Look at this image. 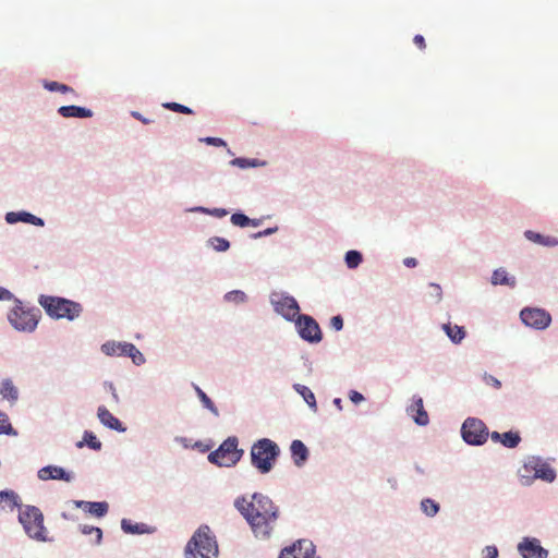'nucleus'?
Instances as JSON below:
<instances>
[{"label": "nucleus", "instance_id": "f257e3e1", "mask_svg": "<svg viewBox=\"0 0 558 558\" xmlns=\"http://www.w3.org/2000/svg\"><path fill=\"white\" fill-rule=\"evenodd\" d=\"M234 506L246 519L256 537L268 538L271 535L279 518V508L269 497L255 493L251 500L245 497L236 498Z\"/></svg>", "mask_w": 558, "mask_h": 558}, {"label": "nucleus", "instance_id": "f03ea898", "mask_svg": "<svg viewBox=\"0 0 558 558\" xmlns=\"http://www.w3.org/2000/svg\"><path fill=\"white\" fill-rule=\"evenodd\" d=\"M218 545L208 526H201L187 542L185 558H216Z\"/></svg>", "mask_w": 558, "mask_h": 558}, {"label": "nucleus", "instance_id": "7ed1b4c3", "mask_svg": "<svg viewBox=\"0 0 558 558\" xmlns=\"http://www.w3.org/2000/svg\"><path fill=\"white\" fill-rule=\"evenodd\" d=\"M38 302L50 317L57 319L66 318L73 320L82 312L80 303L59 296L40 295Z\"/></svg>", "mask_w": 558, "mask_h": 558}, {"label": "nucleus", "instance_id": "20e7f679", "mask_svg": "<svg viewBox=\"0 0 558 558\" xmlns=\"http://www.w3.org/2000/svg\"><path fill=\"white\" fill-rule=\"evenodd\" d=\"M280 449L278 445L268 439L257 440L251 448V461L260 473H268L279 456Z\"/></svg>", "mask_w": 558, "mask_h": 558}, {"label": "nucleus", "instance_id": "39448f33", "mask_svg": "<svg viewBox=\"0 0 558 558\" xmlns=\"http://www.w3.org/2000/svg\"><path fill=\"white\" fill-rule=\"evenodd\" d=\"M19 521L31 538L38 542L47 541L44 515L39 508L35 506L20 507Z\"/></svg>", "mask_w": 558, "mask_h": 558}, {"label": "nucleus", "instance_id": "423d86ee", "mask_svg": "<svg viewBox=\"0 0 558 558\" xmlns=\"http://www.w3.org/2000/svg\"><path fill=\"white\" fill-rule=\"evenodd\" d=\"M243 451L238 449V439L229 437L226 439L217 450L208 456V460L219 466H232L242 457Z\"/></svg>", "mask_w": 558, "mask_h": 558}, {"label": "nucleus", "instance_id": "0eeeda50", "mask_svg": "<svg viewBox=\"0 0 558 558\" xmlns=\"http://www.w3.org/2000/svg\"><path fill=\"white\" fill-rule=\"evenodd\" d=\"M461 434L465 442L475 446L483 445L489 436L484 422L475 417H469L464 421Z\"/></svg>", "mask_w": 558, "mask_h": 558}, {"label": "nucleus", "instance_id": "6e6552de", "mask_svg": "<svg viewBox=\"0 0 558 558\" xmlns=\"http://www.w3.org/2000/svg\"><path fill=\"white\" fill-rule=\"evenodd\" d=\"M12 326L21 331H33L38 323L37 315L33 310H25L16 305L9 314Z\"/></svg>", "mask_w": 558, "mask_h": 558}, {"label": "nucleus", "instance_id": "1a4fd4ad", "mask_svg": "<svg viewBox=\"0 0 558 558\" xmlns=\"http://www.w3.org/2000/svg\"><path fill=\"white\" fill-rule=\"evenodd\" d=\"M520 318L524 325L537 330L546 329L551 323L550 314L543 308L536 307L523 308L520 312Z\"/></svg>", "mask_w": 558, "mask_h": 558}, {"label": "nucleus", "instance_id": "9d476101", "mask_svg": "<svg viewBox=\"0 0 558 558\" xmlns=\"http://www.w3.org/2000/svg\"><path fill=\"white\" fill-rule=\"evenodd\" d=\"M271 304L278 314L282 315L289 320H292L295 316H299L300 307L293 296L282 293H274L271 295Z\"/></svg>", "mask_w": 558, "mask_h": 558}, {"label": "nucleus", "instance_id": "9b49d317", "mask_svg": "<svg viewBox=\"0 0 558 558\" xmlns=\"http://www.w3.org/2000/svg\"><path fill=\"white\" fill-rule=\"evenodd\" d=\"M296 327L302 339L308 342H319L322 340V330L313 317L299 315Z\"/></svg>", "mask_w": 558, "mask_h": 558}, {"label": "nucleus", "instance_id": "f8f14e48", "mask_svg": "<svg viewBox=\"0 0 558 558\" xmlns=\"http://www.w3.org/2000/svg\"><path fill=\"white\" fill-rule=\"evenodd\" d=\"M315 547L310 541H298L291 547L281 550L279 558H314Z\"/></svg>", "mask_w": 558, "mask_h": 558}, {"label": "nucleus", "instance_id": "ddd939ff", "mask_svg": "<svg viewBox=\"0 0 558 558\" xmlns=\"http://www.w3.org/2000/svg\"><path fill=\"white\" fill-rule=\"evenodd\" d=\"M518 550L523 558H547L548 551L543 548L537 538L525 537L519 545Z\"/></svg>", "mask_w": 558, "mask_h": 558}, {"label": "nucleus", "instance_id": "4468645a", "mask_svg": "<svg viewBox=\"0 0 558 558\" xmlns=\"http://www.w3.org/2000/svg\"><path fill=\"white\" fill-rule=\"evenodd\" d=\"M38 477L41 481L48 480H62L64 482H71L73 476L64 469L56 465H47L38 471Z\"/></svg>", "mask_w": 558, "mask_h": 558}, {"label": "nucleus", "instance_id": "2eb2a0df", "mask_svg": "<svg viewBox=\"0 0 558 558\" xmlns=\"http://www.w3.org/2000/svg\"><path fill=\"white\" fill-rule=\"evenodd\" d=\"M75 507L84 509L94 517L101 518L107 514L109 506L106 501L75 500Z\"/></svg>", "mask_w": 558, "mask_h": 558}, {"label": "nucleus", "instance_id": "dca6fc26", "mask_svg": "<svg viewBox=\"0 0 558 558\" xmlns=\"http://www.w3.org/2000/svg\"><path fill=\"white\" fill-rule=\"evenodd\" d=\"M97 416L105 426L118 432L125 430L122 423L106 407L101 405L98 408Z\"/></svg>", "mask_w": 558, "mask_h": 558}, {"label": "nucleus", "instance_id": "f3484780", "mask_svg": "<svg viewBox=\"0 0 558 558\" xmlns=\"http://www.w3.org/2000/svg\"><path fill=\"white\" fill-rule=\"evenodd\" d=\"M490 438L495 442H501L507 448H515L521 441L520 434L511 430L502 434L493 432Z\"/></svg>", "mask_w": 558, "mask_h": 558}, {"label": "nucleus", "instance_id": "a211bd4d", "mask_svg": "<svg viewBox=\"0 0 558 558\" xmlns=\"http://www.w3.org/2000/svg\"><path fill=\"white\" fill-rule=\"evenodd\" d=\"M126 347H132V343L108 341L101 345V351L109 356H129L131 351Z\"/></svg>", "mask_w": 558, "mask_h": 558}, {"label": "nucleus", "instance_id": "6ab92c4d", "mask_svg": "<svg viewBox=\"0 0 558 558\" xmlns=\"http://www.w3.org/2000/svg\"><path fill=\"white\" fill-rule=\"evenodd\" d=\"M58 112L63 118H90L93 117V111L90 109L78 107V106H62L58 109Z\"/></svg>", "mask_w": 558, "mask_h": 558}, {"label": "nucleus", "instance_id": "aec40b11", "mask_svg": "<svg viewBox=\"0 0 558 558\" xmlns=\"http://www.w3.org/2000/svg\"><path fill=\"white\" fill-rule=\"evenodd\" d=\"M5 220L9 222V223H15V222H19V221H22V222H27V223H33L35 226H44V221L41 218H38L29 213H25V211H22V213H14V211H11V213H8L7 216H5Z\"/></svg>", "mask_w": 558, "mask_h": 558}, {"label": "nucleus", "instance_id": "412c9836", "mask_svg": "<svg viewBox=\"0 0 558 558\" xmlns=\"http://www.w3.org/2000/svg\"><path fill=\"white\" fill-rule=\"evenodd\" d=\"M410 412L416 413V415H413L416 424H418L421 426H425L428 424L429 418H428L427 412L424 410L422 398H416L413 400V403L410 407Z\"/></svg>", "mask_w": 558, "mask_h": 558}, {"label": "nucleus", "instance_id": "4be33fe9", "mask_svg": "<svg viewBox=\"0 0 558 558\" xmlns=\"http://www.w3.org/2000/svg\"><path fill=\"white\" fill-rule=\"evenodd\" d=\"M0 396L12 404L19 399V390L11 379H4L0 384Z\"/></svg>", "mask_w": 558, "mask_h": 558}, {"label": "nucleus", "instance_id": "5701e85b", "mask_svg": "<svg viewBox=\"0 0 558 558\" xmlns=\"http://www.w3.org/2000/svg\"><path fill=\"white\" fill-rule=\"evenodd\" d=\"M291 453L296 465H301L308 457V450L301 440H293L291 444Z\"/></svg>", "mask_w": 558, "mask_h": 558}, {"label": "nucleus", "instance_id": "b1692460", "mask_svg": "<svg viewBox=\"0 0 558 558\" xmlns=\"http://www.w3.org/2000/svg\"><path fill=\"white\" fill-rule=\"evenodd\" d=\"M492 283L494 286L504 284L513 288L515 286V279L514 277H509L504 268H499L493 272Z\"/></svg>", "mask_w": 558, "mask_h": 558}, {"label": "nucleus", "instance_id": "393cba45", "mask_svg": "<svg viewBox=\"0 0 558 558\" xmlns=\"http://www.w3.org/2000/svg\"><path fill=\"white\" fill-rule=\"evenodd\" d=\"M444 329L447 333V336L452 340L454 343H460L463 338L465 337V330L463 327H460L458 325H444Z\"/></svg>", "mask_w": 558, "mask_h": 558}, {"label": "nucleus", "instance_id": "a878e982", "mask_svg": "<svg viewBox=\"0 0 558 558\" xmlns=\"http://www.w3.org/2000/svg\"><path fill=\"white\" fill-rule=\"evenodd\" d=\"M85 445L93 450H100L102 446L101 442L94 435V433L88 430L84 432L83 439L76 444V447L83 448Z\"/></svg>", "mask_w": 558, "mask_h": 558}, {"label": "nucleus", "instance_id": "bb28decb", "mask_svg": "<svg viewBox=\"0 0 558 558\" xmlns=\"http://www.w3.org/2000/svg\"><path fill=\"white\" fill-rule=\"evenodd\" d=\"M535 476L546 482H553L556 477V473L548 464L539 463L535 468Z\"/></svg>", "mask_w": 558, "mask_h": 558}, {"label": "nucleus", "instance_id": "cd10ccee", "mask_svg": "<svg viewBox=\"0 0 558 558\" xmlns=\"http://www.w3.org/2000/svg\"><path fill=\"white\" fill-rule=\"evenodd\" d=\"M294 389L303 397L304 401L311 407L316 408V399L312 390L301 384H295Z\"/></svg>", "mask_w": 558, "mask_h": 558}, {"label": "nucleus", "instance_id": "c85d7f7f", "mask_svg": "<svg viewBox=\"0 0 558 558\" xmlns=\"http://www.w3.org/2000/svg\"><path fill=\"white\" fill-rule=\"evenodd\" d=\"M421 509L426 515L434 517L439 511V505L435 500L426 498L421 501Z\"/></svg>", "mask_w": 558, "mask_h": 558}, {"label": "nucleus", "instance_id": "c756f323", "mask_svg": "<svg viewBox=\"0 0 558 558\" xmlns=\"http://www.w3.org/2000/svg\"><path fill=\"white\" fill-rule=\"evenodd\" d=\"M194 388H195V391H196L199 400L202 401L203 405L206 409H208L211 413H214L215 415H219L218 409L216 408L214 402L210 400V398L198 386H195Z\"/></svg>", "mask_w": 558, "mask_h": 558}, {"label": "nucleus", "instance_id": "7c9ffc66", "mask_svg": "<svg viewBox=\"0 0 558 558\" xmlns=\"http://www.w3.org/2000/svg\"><path fill=\"white\" fill-rule=\"evenodd\" d=\"M16 435V432L13 429L9 416L0 411V435Z\"/></svg>", "mask_w": 558, "mask_h": 558}, {"label": "nucleus", "instance_id": "2f4dec72", "mask_svg": "<svg viewBox=\"0 0 558 558\" xmlns=\"http://www.w3.org/2000/svg\"><path fill=\"white\" fill-rule=\"evenodd\" d=\"M525 236L536 243L544 244V245H555L557 244V241L550 238H544L542 234L533 232V231H526Z\"/></svg>", "mask_w": 558, "mask_h": 558}, {"label": "nucleus", "instance_id": "473e14b6", "mask_svg": "<svg viewBox=\"0 0 558 558\" xmlns=\"http://www.w3.org/2000/svg\"><path fill=\"white\" fill-rule=\"evenodd\" d=\"M362 263V254L357 251H349L345 254V264L349 268H356Z\"/></svg>", "mask_w": 558, "mask_h": 558}, {"label": "nucleus", "instance_id": "72a5a7b5", "mask_svg": "<svg viewBox=\"0 0 558 558\" xmlns=\"http://www.w3.org/2000/svg\"><path fill=\"white\" fill-rule=\"evenodd\" d=\"M45 88L50 92H60L63 94L74 92L72 87H70L65 84L58 83V82H46Z\"/></svg>", "mask_w": 558, "mask_h": 558}, {"label": "nucleus", "instance_id": "f704fd0d", "mask_svg": "<svg viewBox=\"0 0 558 558\" xmlns=\"http://www.w3.org/2000/svg\"><path fill=\"white\" fill-rule=\"evenodd\" d=\"M209 242L217 252H226L230 247L229 241L220 236H214Z\"/></svg>", "mask_w": 558, "mask_h": 558}, {"label": "nucleus", "instance_id": "c9c22d12", "mask_svg": "<svg viewBox=\"0 0 558 558\" xmlns=\"http://www.w3.org/2000/svg\"><path fill=\"white\" fill-rule=\"evenodd\" d=\"M163 107L166 109H169L174 112L184 113V114H192L193 110L184 105L178 104V102H166L163 104Z\"/></svg>", "mask_w": 558, "mask_h": 558}, {"label": "nucleus", "instance_id": "e433bc0d", "mask_svg": "<svg viewBox=\"0 0 558 558\" xmlns=\"http://www.w3.org/2000/svg\"><path fill=\"white\" fill-rule=\"evenodd\" d=\"M231 222L234 225V226H238V227H241V228H244L246 226H248L251 223V219L245 216L244 214H241V213H235L231 216L230 218Z\"/></svg>", "mask_w": 558, "mask_h": 558}, {"label": "nucleus", "instance_id": "4c0bfd02", "mask_svg": "<svg viewBox=\"0 0 558 558\" xmlns=\"http://www.w3.org/2000/svg\"><path fill=\"white\" fill-rule=\"evenodd\" d=\"M128 348H129V351H131L129 353V356L132 359L134 364L141 365L145 362L144 355L133 343H132V347H128Z\"/></svg>", "mask_w": 558, "mask_h": 558}, {"label": "nucleus", "instance_id": "58836bf2", "mask_svg": "<svg viewBox=\"0 0 558 558\" xmlns=\"http://www.w3.org/2000/svg\"><path fill=\"white\" fill-rule=\"evenodd\" d=\"M81 532L83 534L95 533V535H96L95 544H100L101 538H102V531L99 527L92 526V525H82L81 526Z\"/></svg>", "mask_w": 558, "mask_h": 558}, {"label": "nucleus", "instance_id": "ea45409f", "mask_svg": "<svg viewBox=\"0 0 558 558\" xmlns=\"http://www.w3.org/2000/svg\"><path fill=\"white\" fill-rule=\"evenodd\" d=\"M225 299L229 302L242 303L245 301L246 295L242 291L234 290V291L228 292L226 294Z\"/></svg>", "mask_w": 558, "mask_h": 558}, {"label": "nucleus", "instance_id": "a19ab883", "mask_svg": "<svg viewBox=\"0 0 558 558\" xmlns=\"http://www.w3.org/2000/svg\"><path fill=\"white\" fill-rule=\"evenodd\" d=\"M1 499H5L12 507H19V496L14 492H1Z\"/></svg>", "mask_w": 558, "mask_h": 558}, {"label": "nucleus", "instance_id": "79ce46f5", "mask_svg": "<svg viewBox=\"0 0 558 558\" xmlns=\"http://www.w3.org/2000/svg\"><path fill=\"white\" fill-rule=\"evenodd\" d=\"M232 165L234 166H238L240 168H247V167H251V166H255V162L254 161H251L248 159H245V158H235L231 161Z\"/></svg>", "mask_w": 558, "mask_h": 558}, {"label": "nucleus", "instance_id": "37998d69", "mask_svg": "<svg viewBox=\"0 0 558 558\" xmlns=\"http://www.w3.org/2000/svg\"><path fill=\"white\" fill-rule=\"evenodd\" d=\"M330 327L336 331H339L343 328V319L340 315L333 316L330 319Z\"/></svg>", "mask_w": 558, "mask_h": 558}, {"label": "nucleus", "instance_id": "c03bdc74", "mask_svg": "<svg viewBox=\"0 0 558 558\" xmlns=\"http://www.w3.org/2000/svg\"><path fill=\"white\" fill-rule=\"evenodd\" d=\"M122 530L126 533H137L138 526L133 525L130 521L123 519L121 522Z\"/></svg>", "mask_w": 558, "mask_h": 558}, {"label": "nucleus", "instance_id": "a18cd8bd", "mask_svg": "<svg viewBox=\"0 0 558 558\" xmlns=\"http://www.w3.org/2000/svg\"><path fill=\"white\" fill-rule=\"evenodd\" d=\"M498 549L495 546H486L483 550V558H497Z\"/></svg>", "mask_w": 558, "mask_h": 558}, {"label": "nucleus", "instance_id": "49530a36", "mask_svg": "<svg viewBox=\"0 0 558 558\" xmlns=\"http://www.w3.org/2000/svg\"><path fill=\"white\" fill-rule=\"evenodd\" d=\"M349 398L355 404H357L364 400L363 395H361L359 391H355V390L350 391Z\"/></svg>", "mask_w": 558, "mask_h": 558}, {"label": "nucleus", "instance_id": "de8ad7c7", "mask_svg": "<svg viewBox=\"0 0 558 558\" xmlns=\"http://www.w3.org/2000/svg\"><path fill=\"white\" fill-rule=\"evenodd\" d=\"M413 43L421 49L424 50L426 48L425 38L422 35H415L413 38Z\"/></svg>", "mask_w": 558, "mask_h": 558}, {"label": "nucleus", "instance_id": "09e8293b", "mask_svg": "<svg viewBox=\"0 0 558 558\" xmlns=\"http://www.w3.org/2000/svg\"><path fill=\"white\" fill-rule=\"evenodd\" d=\"M204 141H205L207 144L215 145V146H222V145H225V144H226V143L223 142V140L218 138V137H206Z\"/></svg>", "mask_w": 558, "mask_h": 558}, {"label": "nucleus", "instance_id": "8fccbe9b", "mask_svg": "<svg viewBox=\"0 0 558 558\" xmlns=\"http://www.w3.org/2000/svg\"><path fill=\"white\" fill-rule=\"evenodd\" d=\"M485 380H486V383H487L488 385H492V386H494V387H495V388H497V389H499V388L501 387V383H500L497 378H495L494 376H492V375L486 376V377H485Z\"/></svg>", "mask_w": 558, "mask_h": 558}, {"label": "nucleus", "instance_id": "3c124183", "mask_svg": "<svg viewBox=\"0 0 558 558\" xmlns=\"http://www.w3.org/2000/svg\"><path fill=\"white\" fill-rule=\"evenodd\" d=\"M276 230H277V228H268V229H266L264 231L255 233L253 236L255 239L262 238V236L269 235V234L274 233Z\"/></svg>", "mask_w": 558, "mask_h": 558}, {"label": "nucleus", "instance_id": "603ef678", "mask_svg": "<svg viewBox=\"0 0 558 558\" xmlns=\"http://www.w3.org/2000/svg\"><path fill=\"white\" fill-rule=\"evenodd\" d=\"M210 213L218 218L225 217L228 214V211L223 208H215Z\"/></svg>", "mask_w": 558, "mask_h": 558}, {"label": "nucleus", "instance_id": "864d4df0", "mask_svg": "<svg viewBox=\"0 0 558 558\" xmlns=\"http://www.w3.org/2000/svg\"><path fill=\"white\" fill-rule=\"evenodd\" d=\"M132 116H133L135 119L140 120L141 122H143L144 124H148V123H150V122H151L150 120H148V119L144 118L140 112L133 111V112H132Z\"/></svg>", "mask_w": 558, "mask_h": 558}, {"label": "nucleus", "instance_id": "5fc2aeb1", "mask_svg": "<svg viewBox=\"0 0 558 558\" xmlns=\"http://www.w3.org/2000/svg\"><path fill=\"white\" fill-rule=\"evenodd\" d=\"M404 265L407 267H415L417 265V262L414 257H407L404 260H403Z\"/></svg>", "mask_w": 558, "mask_h": 558}, {"label": "nucleus", "instance_id": "6e6d98bb", "mask_svg": "<svg viewBox=\"0 0 558 558\" xmlns=\"http://www.w3.org/2000/svg\"><path fill=\"white\" fill-rule=\"evenodd\" d=\"M430 287L434 289V292H436L437 296L440 298L441 289L439 284L430 283Z\"/></svg>", "mask_w": 558, "mask_h": 558}, {"label": "nucleus", "instance_id": "4d7b16f0", "mask_svg": "<svg viewBox=\"0 0 558 558\" xmlns=\"http://www.w3.org/2000/svg\"><path fill=\"white\" fill-rule=\"evenodd\" d=\"M333 403L336 404V407H337L338 409H340V410L342 409V407H341V399H338V398H337V399H335Z\"/></svg>", "mask_w": 558, "mask_h": 558}, {"label": "nucleus", "instance_id": "13d9d810", "mask_svg": "<svg viewBox=\"0 0 558 558\" xmlns=\"http://www.w3.org/2000/svg\"><path fill=\"white\" fill-rule=\"evenodd\" d=\"M250 225H252L254 227H257L259 225V220L251 219V223Z\"/></svg>", "mask_w": 558, "mask_h": 558}, {"label": "nucleus", "instance_id": "bf43d9fd", "mask_svg": "<svg viewBox=\"0 0 558 558\" xmlns=\"http://www.w3.org/2000/svg\"><path fill=\"white\" fill-rule=\"evenodd\" d=\"M4 294H9V291L0 289V299H2Z\"/></svg>", "mask_w": 558, "mask_h": 558}, {"label": "nucleus", "instance_id": "052dcab7", "mask_svg": "<svg viewBox=\"0 0 558 558\" xmlns=\"http://www.w3.org/2000/svg\"><path fill=\"white\" fill-rule=\"evenodd\" d=\"M62 517H63L64 519H69V517H68V514H66V513H62Z\"/></svg>", "mask_w": 558, "mask_h": 558}]
</instances>
